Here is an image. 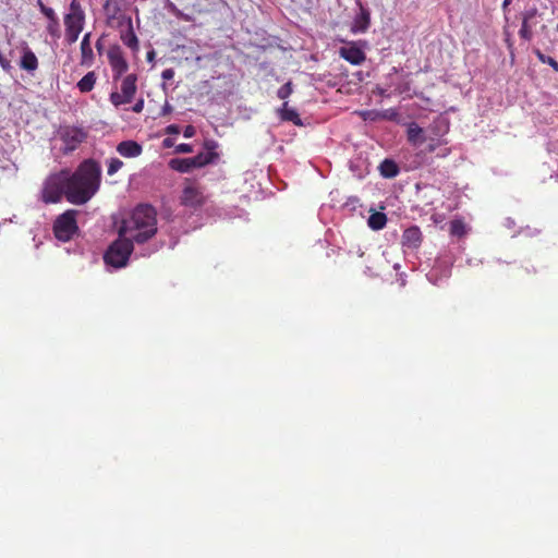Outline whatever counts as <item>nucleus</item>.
<instances>
[{
	"label": "nucleus",
	"instance_id": "f257e3e1",
	"mask_svg": "<svg viewBox=\"0 0 558 558\" xmlns=\"http://www.w3.org/2000/svg\"><path fill=\"white\" fill-rule=\"evenodd\" d=\"M100 166L85 160L72 174L65 171L66 199L76 205L88 202L99 187Z\"/></svg>",
	"mask_w": 558,
	"mask_h": 558
},
{
	"label": "nucleus",
	"instance_id": "f03ea898",
	"mask_svg": "<svg viewBox=\"0 0 558 558\" xmlns=\"http://www.w3.org/2000/svg\"><path fill=\"white\" fill-rule=\"evenodd\" d=\"M134 244H143L157 233V213L147 204L136 206L121 222L118 231Z\"/></svg>",
	"mask_w": 558,
	"mask_h": 558
},
{
	"label": "nucleus",
	"instance_id": "7ed1b4c3",
	"mask_svg": "<svg viewBox=\"0 0 558 558\" xmlns=\"http://www.w3.org/2000/svg\"><path fill=\"white\" fill-rule=\"evenodd\" d=\"M134 243L120 236L113 241L104 254L106 265L116 269L125 267L133 252Z\"/></svg>",
	"mask_w": 558,
	"mask_h": 558
},
{
	"label": "nucleus",
	"instance_id": "20e7f679",
	"mask_svg": "<svg viewBox=\"0 0 558 558\" xmlns=\"http://www.w3.org/2000/svg\"><path fill=\"white\" fill-rule=\"evenodd\" d=\"M216 158V153L210 149H206L193 157L173 158L169 161V167L178 172L189 173L194 169H198L214 162Z\"/></svg>",
	"mask_w": 558,
	"mask_h": 558
},
{
	"label": "nucleus",
	"instance_id": "39448f33",
	"mask_svg": "<svg viewBox=\"0 0 558 558\" xmlns=\"http://www.w3.org/2000/svg\"><path fill=\"white\" fill-rule=\"evenodd\" d=\"M78 214V210L68 209L57 217L53 223V233L58 240L68 242L77 233L76 215Z\"/></svg>",
	"mask_w": 558,
	"mask_h": 558
},
{
	"label": "nucleus",
	"instance_id": "423d86ee",
	"mask_svg": "<svg viewBox=\"0 0 558 558\" xmlns=\"http://www.w3.org/2000/svg\"><path fill=\"white\" fill-rule=\"evenodd\" d=\"M63 194L66 196L65 171L48 177L41 191L43 201L47 204L58 203Z\"/></svg>",
	"mask_w": 558,
	"mask_h": 558
},
{
	"label": "nucleus",
	"instance_id": "0eeeda50",
	"mask_svg": "<svg viewBox=\"0 0 558 558\" xmlns=\"http://www.w3.org/2000/svg\"><path fill=\"white\" fill-rule=\"evenodd\" d=\"M64 26L69 29L83 31L85 25V11L78 0H72L69 12L63 17Z\"/></svg>",
	"mask_w": 558,
	"mask_h": 558
},
{
	"label": "nucleus",
	"instance_id": "6e6552de",
	"mask_svg": "<svg viewBox=\"0 0 558 558\" xmlns=\"http://www.w3.org/2000/svg\"><path fill=\"white\" fill-rule=\"evenodd\" d=\"M107 56L113 73V78H120L129 69V64L123 57L121 48L119 46L110 47Z\"/></svg>",
	"mask_w": 558,
	"mask_h": 558
},
{
	"label": "nucleus",
	"instance_id": "1a4fd4ad",
	"mask_svg": "<svg viewBox=\"0 0 558 558\" xmlns=\"http://www.w3.org/2000/svg\"><path fill=\"white\" fill-rule=\"evenodd\" d=\"M60 137L64 143V151L74 150L80 143L85 138V133L74 126H65L60 130Z\"/></svg>",
	"mask_w": 558,
	"mask_h": 558
},
{
	"label": "nucleus",
	"instance_id": "9d476101",
	"mask_svg": "<svg viewBox=\"0 0 558 558\" xmlns=\"http://www.w3.org/2000/svg\"><path fill=\"white\" fill-rule=\"evenodd\" d=\"M339 54L353 65H360L366 58L364 51L355 44L341 47Z\"/></svg>",
	"mask_w": 558,
	"mask_h": 558
},
{
	"label": "nucleus",
	"instance_id": "9b49d317",
	"mask_svg": "<svg viewBox=\"0 0 558 558\" xmlns=\"http://www.w3.org/2000/svg\"><path fill=\"white\" fill-rule=\"evenodd\" d=\"M422 243V232L418 227L412 226L404 230L402 234V245L415 250Z\"/></svg>",
	"mask_w": 558,
	"mask_h": 558
},
{
	"label": "nucleus",
	"instance_id": "f8f14e48",
	"mask_svg": "<svg viewBox=\"0 0 558 558\" xmlns=\"http://www.w3.org/2000/svg\"><path fill=\"white\" fill-rule=\"evenodd\" d=\"M90 33H86L81 41V64L90 66L94 63V52L90 44Z\"/></svg>",
	"mask_w": 558,
	"mask_h": 558
},
{
	"label": "nucleus",
	"instance_id": "ddd939ff",
	"mask_svg": "<svg viewBox=\"0 0 558 558\" xmlns=\"http://www.w3.org/2000/svg\"><path fill=\"white\" fill-rule=\"evenodd\" d=\"M117 151L125 158H135L142 154V146L135 141H123L118 144Z\"/></svg>",
	"mask_w": 558,
	"mask_h": 558
},
{
	"label": "nucleus",
	"instance_id": "4468645a",
	"mask_svg": "<svg viewBox=\"0 0 558 558\" xmlns=\"http://www.w3.org/2000/svg\"><path fill=\"white\" fill-rule=\"evenodd\" d=\"M277 116L281 121L292 122L295 125H303V122L298 111L288 106V101H284L280 108L277 109Z\"/></svg>",
	"mask_w": 558,
	"mask_h": 558
},
{
	"label": "nucleus",
	"instance_id": "2eb2a0df",
	"mask_svg": "<svg viewBox=\"0 0 558 558\" xmlns=\"http://www.w3.org/2000/svg\"><path fill=\"white\" fill-rule=\"evenodd\" d=\"M136 81L137 77L135 74H129L126 75L121 83V93L126 98V101H132L134 98V95L136 93Z\"/></svg>",
	"mask_w": 558,
	"mask_h": 558
},
{
	"label": "nucleus",
	"instance_id": "dca6fc26",
	"mask_svg": "<svg viewBox=\"0 0 558 558\" xmlns=\"http://www.w3.org/2000/svg\"><path fill=\"white\" fill-rule=\"evenodd\" d=\"M407 135L408 141L414 146H418L425 142L424 131L415 122L408 125Z\"/></svg>",
	"mask_w": 558,
	"mask_h": 558
},
{
	"label": "nucleus",
	"instance_id": "f3484780",
	"mask_svg": "<svg viewBox=\"0 0 558 558\" xmlns=\"http://www.w3.org/2000/svg\"><path fill=\"white\" fill-rule=\"evenodd\" d=\"M203 201L202 193L194 186H187L182 194V202L189 206L199 205Z\"/></svg>",
	"mask_w": 558,
	"mask_h": 558
},
{
	"label": "nucleus",
	"instance_id": "a211bd4d",
	"mask_svg": "<svg viewBox=\"0 0 558 558\" xmlns=\"http://www.w3.org/2000/svg\"><path fill=\"white\" fill-rule=\"evenodd\" d=\"M369 26V12L361 9L360 13L355 16L352 25L354 33H364Z\"/></svg>",
	"mask_w": 558,
	"mask_h": 558
},
{
	"label": "nucleus",
	"instance_id": "6ab92c4d",
	"mask_svg": "<svg viewBox=\"0 0 558 558\" xmlns=\"http://www.w3.org/2000/svg\"><path fill=\"white\" fill-rule=\"evenodd\" d=\"M379 172L386 179H392L399 174V167L392 159H385L379 165Z\"/></svg>",
	"mask_w": 558,
	"mask_h": 558
},
{
	"label": "nucleus",
	"instance_id": "aec40b11",
	"mask_svg": "<svg viewBox=\"0 0 558 558\" xmlns=\"http://www.w3.org/2000/svg\"><path fill=\"white\" fill-rule=\"evenodd\" d=\"M97 81V75L94 71L86 73L76 84L81 93H89L93 90Z\"/></svg>",
	"mask_w": 558,
	"mask_h": 558
},
{
	"label": "nucleus",
	"instance_id": "412c9836",
	"mask_svg": "<svg viewBox=\"0 0 558 558\" xmlns=\"http://www.w3.org/2000/svg\"><path fill=\"white\" fill-rule=\"evenodd\" d=\"M20 65L22 69H24L28 72L35 71L38 66L37 57L35 56V53L33 51L27 49L24 51V53L21 58Z\"/></svg>",
	"mask_w": 558,
	"mask_h": 558
},
{
	"label": "nucleus",
	"instance_id": "4be33fe9",
	"mask_svg": "<svg viewBox=\"0 0 558 558\" xmlns=\"http://www.w3.org/2000/svg\"><path fill=\"white\" fill-rule=\"evenodd\" d=\"M387 223V217L384 213L375 211L371 214L367 220V225L372 230H381Z\"/></svg>",
	"mask_w": 558,
	"mask_h": 558
},
{
	"label": "nucleus",
	"instance_id": "5701e85b",
	"mask_svg": "<svg viewBox=\"0 0 558 558\" xmlns=\"http://www.w3.org/2000/svg\"><path fill=\"white\" fill-rule=\"evenodd\" d=\"M123 44L130 47L133 50H137L138 48V39L133 31H129L128 33L121 36Z\"/></svg>",
	"mask_w": 558,
	"mask_h": 558
},
{
	"label": "nucleus",
	"instance_id": "b1692460",
	"mask_svg": "<svg viewBox=\"0 0 558 558\" xmlns=\"http://www.w3.org/2000/svg\"><path fill=\"white\" fill-rule=\"evenodd\" d=\"M450 233L452 235L462 236L465 233V226L461 220H453L450 223Z\"/></svg>",
	"mask_w": 558,
	"mask_h": 558
},
{
	"label": "nucleus",
	"instance_id": "393cba45",
	"mask_svg": "<svg viewBox=\"0 0 558 558\" xmlns=\"http://www.w3.org/2000/svg\"><path fill=\"white\" fill-rule=\"evenodd\" d=\"M47 32L49 33L50 36H52L54 38H59L60 37L59 19H54V20L48 21Z\"/></svg>",
	"mask_w": 558,
	"mask_h": 558
},
{
	"label": "nucleus",
	"instance_id": "a878e982",
	"mask_svg": "<svg viewBox=\"0 0 558 558\" xmlns=\"http://www.w3.org/2000/svg\"><path fill=\"white\" fill-rule=\"evenodd\" d=\"M123 166V162L119 158H111L108 160V174L113 175L117 173Z\"/></svg>",
	"mask_w": 558,
	"mask_h": 558
},
{
	"label": "nucleus",
	"instance_id": "bb28decb",
	"mask_svg": "<svg viewBox=\"0 0 558 558\" xmlns=\"http://www.w3.org/2000/svg\"><path fill=\"white\" fill-rule=\"evenodd\" d=\"M293 93V86L291 82H287L284 85H282L278 92L277 96L280 99H287L291 94Z\"/></svg>",
	"mask_w": 558,
	"mask_h": 558
},
{
	"label": "nucleus",
	"instance_id": "cd10ccee",
	"mask_svg": "<svg viewBox=\"0 0 558 558\" xmlns=\"http://www.w3.org/2000/svg\"><path fill=\"white\" fill-rule=\"evenodd\" d=\"M125 96L122 93L113 92L110 94V101L114 107H119L121 105L130 104L131 101H126Z\"/></svg>",
	"mask_w": 558,
	"mask_h": 558
},
{
	"label": "nucleus",
	"instance_id": "c85d7f7f",
	"mask_svg": "<svg viewBox=\"0 0 558 558\" xmlns=\"http://www.w3.org/2000/svg\"><path fill=\"white\" fill-rule=\"evenodd\" d=\"M537 56H538V59L543 63H546V64L550 65L554 69L555 72H558V62L554 58H551L549 56H545V54H543L541 52H538Z\"/></svg>",
	"mask_w": 558,
	"mask_h": 558
},
{
	"label": "nucleus",
	"instance_id": "c756f323",
	"mask_svg": "<svg viewBox=\"0 0 558 558\" xmlns=\"http://www.w3.org/2000/svg\"><path fill=\"white\" fill-rule=\"evenodd\" d=\"M81 33H82V31L65 28V39H66V41L70 45L76 43V40L78 39V36H80Z\"/></svg>",
	"mask_w": 558,
	"mask_h": 558
},
{
	"label": "nucleus",
	"instance_id": "7c9ffc66",
	"mask_svg": "<svg viewBox=\"0 0 558 558\" xmlns=\"http://www.w3.org/2000/svg\"><path fill=\"white\" fill-rule=\"evenodd\" d=\"M538 15L537 8L533 7L523 12L522 17L527 21H533Z\"/></svg>",
	"mask_w": 558,
	"mask_h": 558
},
{
	"label": "nucleus",
	"instance_id": "2f4dec72",
	"mask_svg": "<svg viewBox=\"0 0 558 558\" xmlns=\"http://www.w3.org/2000/svg\"><path fill=\"white\" fill-rule=\"evenodd\" d=\"M174 151L177 154H190L193 151V147L191 144L182 143L175 146Z\"/></svg>",
	"mask_w": 558,
	"mask_h": 558
},
{
	"label": "nucleus",
	"instance_id": "473e14b6",
	"mask_svg": "<svg viewBox=\"0 0 558 558\" xmlns=\"http://www.w3.org/2000/svg\"><path fill=\"white\" fill-rule=\"evenodd\" d=\"M41 13L48 19V21L58 19L54 10L49 7H43Z\"/></svg>",
	"mask_w": 558,
	"mask_h": 558
},
{
	"label": "nucleus",
	"instance_id": "72a5a7b5",
	"mask_svg": "<svg viewBox=\"0 0 558 558\" xmlns=\"http://www.w3.org/2000/svg\"><path fill=\"white\" fill-rule=\"evenodd\" d=\"M519 35L522 39L526 40V41H530L533 37V32L532 29H527L525 27H521L520 31H519Z\"/></svg>",
	"mask_w": 558,
	"mask_h": 558
},
{
	"label": "nucleus",
	"instance_id": "f704fd0d",
	"mask_svg": "<svg viewBox=\"0 0 558 558\" xmlns=\"http://www.w3.org/2000/svg\"><path fill=\"white\" fill-rule=\"evenodd\" d=\"M173 76H174V70L171 68L163 70L161 73V77L163 81H170L173 78Z\"/></svg>",
	"mask_w": 558,
	"mask_h": 558
},
{
	"label": "nucleus",
	"instance_id": "c9c22d12",
	"mask_svg": "<svg viewBox=\"0 0 558 558\" xmlns=\"http://www.w3.org/2000/svg\"><path fill=\"white\" fill-rule=\"evenodd\" d=\"M165 131L169 135H177L180 133V128L177 124H170L166 128Z\"/></svg>",
	"mask_w": 558,
	"mask_h": 558
},
{
	"label": "nucleus",
	"instance_id": "e433bc0d",
	"mask_svg": "<svg viewBox=\"0 0 558 558\" xmlns=\"http://www.w3.org/2000/svg\"><path fill=\"white\" fill-rule=\"evenodd\" d=\"M172 111H173V107L168 101H166L161 108L160 116H162V117L167 116V114L171 113Z\"/></svg>",
	"mask_w": 558,
	"mask_h": 558
},
{
	"label": "nucleus",
	"instance_id": "4c0bfd02",
	"mask_svg": "<svg viewBox=\"0 0 558 558\" xmlns=\"http://www.w3.org/2000/svg\"><path fill=\"white\" fill-rule=\"evenodd\" d=\"M143 108H144V99H140L135 102L132 110L136 113H140V112H142Z\"/></svg>",
	"mask_w": 558,
	"mask_h": 558
},
{
	"label": "nucleus",
	"instance_id": "58836bf2",
	"mask_svg": "<svg viewBox=\"0 0 558 558\" xmlns=\"http://www.w3.org/2000/svg\"><path fill=\"white\" fill-rule=\"evenodd\" d=\"M194 134H195V129H194V126H192V125H187V126L184 129V132H183L184 137L190 138V137L194 136Z\"/></svg>",
	"mask_w": 558,
	"mask_h": 558
},
{
	"label": "nucleus",
	"instance_id": "ea45409f",
	"mask_svg": "<svg viewBox=\"0 0 558 558\" xmlns=\"http://www.w3.org/2000/svg\"><path fill=\"white\" fill-rule=\"evenodd\" d=\"M0 64L3 69H10V62L0 53Z\"/></svg>",
	"mask_w": 558,
	"mask_h": 558
},
{
	"label": "nucleus",
	"instance_id": "a19ab883",
	"mask_svg": "<svg viewBox=\"0 0 558 558\" xmlns=\"http://www.w3.org/2000/svg\"><path fill=\"white\" fill-rule=\"evenodd\" d=\"M534 24H535V23H533V21H527V20L522 19V25H521V27H525V28H527V29H532V27H533V25H534Z\"/></svg>",
	"mask_w": 558,
	"mask_h": 558
},
{
	"label": "nucleus",
	"instance_id": "79ce46f5",
	"mask_svg": "<svg viewBox=\"0 0 558 558\" xmlns=\"http://www.w3.org/2000/svg\"><path fill=\"white\" fill-rule=\"evenodd\" d=\"M162 144H163L165 147L169 148V147H172L174 145V141L172 138H170V137H167V138L163 140Z\"/></svg>",
	"mask_w": 558,
	"mask_h": 558
},
{
	"label": "nucleus",
	"instance_id": "37998d69",
	"mask_svg": "<svg viewBox=\"0 0 558 558\" xmlns=\"http://www.w3.org/2000/svg\"><path fill=\"white\" fill-rule=\"evenodd\" d=\"M169 9L171 12H173L177 16H179L181 14V12L179 11V9L173 4V3H170L169 4Z\"/></svg>",
	"mask_w": 558,
	"mask_h": 558
},
{
	"label": "nucleus",
	"instance_id": "c03bdc74",
	"mask_svg": "<svg viewBox=\"0 0 558 558\" xmlns=\"http://www.w3.org/2000/svg\"><path fill=\"white\" fill-rule=\"evenodd\" d=\"M146 58H147V61H148V62H151V61L154 60V58H155V51H154L153 49H151V50H149V51L147 52Z\"/></svg>",
	"mask_w": 558,
	"mask_h": 558
},
{
	"label": "nucleus",
	"instance_id": "a18cd8bd",
	"mask_svg": "<svg viewBox=\"0 0 558 558\" xmlns=\"http://www.w3.org/2000/svg\"><path fill=\"white\" fill-rule=\"evenodd\" d=\"M512 2V0H504L502 2V10L506 12L509 4Z\"/></svg>",
	"mask_w": 558,
	"mask_h": 558
},
{
	"label": "nucleus",
	"instance_id": "49530a36",
	"mask_svg": "<svg viewBox=\"0 0 558 558\" xmlns=\"http://www.w3.org/2000/svg\"><path fill=\"white\" fill-rule=\"evenodd\" d=\"M96 48L99 52H101L102 50V44H101V39H98L97 43H96Z\"/></svg>",
	"mask_w": 558,
	"mask_h": 558
},
{
	"label": "nucleus",
	"instance_id": "de8ad7c7",
	"mask_svg": "<svg viewBox=\"0 0 558 558\" xmlns=\"http://www.w3.org/2000/svg\"><path fill=\"white\" fill-rule=\"evenodd\" d=\"M36 3H37V5H38V8H39L40 12L43 11V7H46V5L44 4L43 0H36Z\"/></svg>",
	"mask_w": 558,
	"mask_h": 558
},
{
	"label": "nucleus",
	"instance_id": "09e8293b",
	"mask_svg": "<svg viewBox=\"0 0 558 558\" xmlns=\"http://www.w3.org/2000/svg\"><path fill=\"white\" fill-rule=\"evenodd\" d=\"M427 278H428V280H429L430 282L436 283V282L434 281V279H433V274L427 275Z\"/></svg>",
	"mask_w": 558,
	"mask_h": 558
},
{
	"label": "nucleus",
	"instance_id": "8fccbe9b",
	"mask_svg": "<svg viewBox=\"0 0 558 558\" xmlns=\"http://www.w3.org/2000/svg\"><path fill=\"white\" fill-rule=\"evenodd\" d=\"M393 268L398 269L399 268V264H395Z\"/></svg>",
	"mask_w": 558,
	"mask_h": 558
}]
</instances>
